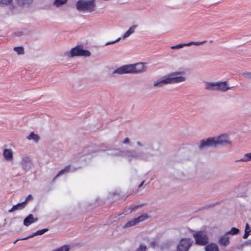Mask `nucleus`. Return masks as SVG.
<instances>
[{"mask_svg": "<svg viewBox=\"0 0 251 251\" xmlns=\"http://www.w3.org/2000/svg\"><path fill=\"white\" fill-rule=\"evenodd\" d=\"M137 149L135 150H127L121 151L115 148L105 146L103 149L100 148L98 146H91L84 149L83 152L79 154V160H85L83 159V156L89 155L97 151H106L109 155L114 157H124L128 161H151L155 154L153 152L154 151L151 142L147 140L138 141L136 142Z\"/></svg>", "mask_w": 251, "mask_h": 251, "instance_id": "nucleus-1", "label": "nucleus"}, {"mask_svg": "<svg viewBox=\"0 0 251 251\" xmlns=\"http://www.w3.org/2000/svg\"><path fill=\"white\" fill-rule=\"evenodd\" d=\"M184 72L175 71L170 73L162 77L157 79L153 82V86L155 87H162L164 85L176 84L184 82L186 77L182 75Z\"/></svg>", "mask_w": 251, "mask_h": 251, "instance_id": "nucleus-2", "label": "nucleus"}, {"mask_svg": "<svg viewBox=\"0 0 251 251\" xmlns=\"http://www.w3.org/2000/svg\"><path fill=\"white\" fill-rule=\"evenodd\" d=\"M184 72L175 71L170 73L162 77L157 79L153 82V86L155 87H162L164 85L176 84L184 82L186 77L182 75Z\"/></svg>", "mask_w": 251, "mask_h": 251, "instance_id": "nucleus-3", "label": "nucleus"}, {"mask_svg": "<svg viewBox=\"0 0 251 251\" xmlns=\"http://www.w3.org/2000/svg\"><path fill=\"white\" fill-rule=\"evenodd\" d=\"M145 63L140 62L123 65L114 70L113 74L123 75L126 74H140L146 72Z\"/></svg>", "mask_w": 251, "mask_h": 251, "instance_id": "nucleus-4", "label": "nucleus"}, {"mask_svg": "<svg viewBox=\"0 0 251 251\" xmlns=\"http://www.w3.org/2000/svg\"><path fill=\"white\" fill-rule=\"evenodd\" d=\"M95 6V0H78L76 3L77 9L81 12H92Z\"/></svg>", "mask_w": 251, "mask_h": 251, "instance_id": "nucleus-5", "label": "nucleus"}, {"mask_svg": "<svg viewBox=\"0 0 251 251\" xmlns=\"http://www.w3.org/2000/svg\"><path fill=\"white\" fill-rule=\"evenodd\" d=\"M65 54L69 57L75 56L88 57L91 55V52L88 50L84 49L82 46L77 45L71 49L70 51L66 52Z\"/></svg>", "mask_w": 251, "mask_h": 251, "instance_id": "nucleus-6", "label": "nucleus"}, {"mask_svg": "<svg viewBox=\"0 0 251 251\" xmlns=\"http://www.w3.org/2000/svg\"><path fill=\"white\" fill-rule=\"evenodd\" d=\"M195 243L200 246H205L208 243V237L203 231H198L193 234Z\"/></svg>", "mask_w": 251, "mask_h": 251, "instance_id": "nucleus-7", "label": "nucleus"}, {"mask_svg": "<svg viewBox=\"0 0 251 251\" xmlns=\"http://www.w3.org/2000/svg\"><path fill=\"white\" fill-rule=\"evenodd\" d=\"M216 147L215 139L214 137L203 139L200 141L199 145V149L201 151L208 148Z\"/></svg>", "mask_w": 251, "mask_h": 251, "instance_id": "nucleus-8", "label": "nucleus"}, {"mask_svg": "<svg viewBox=\"0 0 251 251\" xmlns=\"http://www.w3.org/2000/svg\"><path fill=\"white\" fill-rule=\"evenodd\" d=\"M192 243L190 238H182L177 245L176 251H188Z\"/></svg>", "mask_w": 251, "mask_h": 251, "instance_id": "nucleus-9", "label": "nucleus"}, {"mask_svg": "<svg viewBox=\"0 0 251 251\" xmlns=\"http://www.w3.org/2000/svg\"><path fill=\"white\" fill-rule=\"evenodd\" d=\"M216 147L218 145H226L231 143L229 137L226 134H222L218 137H214Z\"/></svg>", "mask_w": 251, "mask_h": 251, "instance_id": "nucleus-10", "label": "nucleus"}, {"mask_svg": "<svg viewBox=\"0 0 251 251\" xmlns=\"http://www.w3.org/2000/svg\"><path fill=\"white\" fill-rule=\"evenodd\" d=\"M80 167H78L77 168H75L71 165H69L66 166L64 168L60 170L57 174L54 177L53 179V181H55V179L59 176L63 174H67L69 172H74L77 169L80 168Z\"/></svg>", "mask_w": 251, "mask_h": 251, "instance_id": "nucleus-11", "label": "nucleus"}, {"mask_svg": "<svg viewBox=\"0 0 251 251\" xmlns=\"http://www.w3.org/2000/svg\"><path fill=\"white\" fill-rule=\"evenodd\" d=\"M21 164L25 171L29 170L32 166V162L29 157L27 156H23L21 161Z\"/></svg>", "mask_w": 251, "mask_h": 251, "instance_id": "nucleus-12", "label": "nucleus"}, {"mask_svg": "<svg viewBox=\"0 0 251 251\" xmlns=\"http://www.w3.org/2000/svg\"><path fill=\"white\" fill-rule=\"evenodd\" d=\"M218 243L221 246H227L230 243L228 235L226 233L225 234L221 236L218 239Z\"/></svg>", "mask_w": 251, "mask_h": 251, "instance_id": "nucleus-13", "label": "nucleus"}, {"mask_svg": "<svg viewBox=\"0 0 251 251\" xmlns=\"http://www.w3.org/2000/svg\"><path fill=\"white\" fill-rule=\"evenodd\" d=\"M49 230V229L48 228H44V229H42L41 230H37V231H36L35 232L33 233L32 234L28 236H27L26 237H25V238H23L22 239H18L17 240H16L14 242V243L15 244L19 240H27L29 238H32L35 236H37V235H43V234H44L45 232H46L47 231H48Z\"/></svg>", "mask_w": 251, "mask_h": 251, "instance_id": "nucleus-14", "label": "nucleus"}, {"mask_svg": "<svg viewBox=\"0 0 251 251\" xmlns=\"http://www.w3.org/2000/svg\"><path fill=\"white\" fill-rule=\"evenodd\" d=\"M38 220V218H34L32 214H30L24 219L23 224L24 226H28L32 224L36 223Z\"/></svg>", "mask_w": 251, "mask_h": 251, "instance_id": "nucleus-15", "label": "nucleus"}, {"mask_svg": "<svg viewBox=\"0 0 251 251\" xmlns=\"http://www.w3.org/2000/svg\"><path fill=\"white\" fill-rule=\"evenodd\" d=\"M216 86H217V91L222 92H226L230 89V87L228 86L226 81L223 82H216Z\"/></svg>", "mask_w": 251, "mask_h": 251, "instance_id": "nucleus-16", "label": "nucleus"}, {"mask_svg": "<svg viewBox=\"0 0 251 251\" xmlns=\"http://www.w3.org/2000/svg\"><path fill=\"white\" fill-rule=\"evenodd\" d=\"M137 25H133L130 27L129 28L125 33L123 37L121 38L123 39H125L129 37L131 35H132L135 32V29L137 28Z\"/></svg>", "mask_w": 251, "mask_h": 251, "instance_id": "nucleus-17", "label": "nucleus"}, {"mask_svg": "<svg viewBox=\"0 0 251 251\" xmlns=\"http://www.w3.org/2000/svg\"><path fill=\"white\" fill-rule=\"evenodd\" d=\"M205 251H219V249L217 244L211 243L208 244H206L205 247Z\"/></svg>", "mask_w": 251, "mask_h": 251, "instance_id": "nucleus-18", "label": "nucleus"}, {"mask_svg": "<svg viewBox=\"0 0 251 251\" xmlns=\"http://www.w3.org/2000/svg\"><path fill=\"white\" fill-rule=\"evenodd\" d=\"M216 82H206L205 83V89L210 91H217Z\"/></svg>", "mask_w": 251, "mask_h": 251, "instance_id": "nucleus-19", "label": "nucleus"}, {"mask_svg": "<svg viewBox=\"0 0 251 251\" xmlns=\"http://www.w3.org/2000/svg\"><path fill=\"white\" fill-rule=\"evenodd\" d=\"M3 156L5 160H11L13 158V152L10 149H4L3 151Z\"/></svg>", "mask_w": 251, "mask_h": 251, "instance_id": "nucleus-20", "label": "nucleus"}, {"mask_svg": "<svg viewBox=\"0 0 251 251\" xmlns=\"http://www.w3.org/2000/svg\"><path fill=\"white\" fill-rule=\"evenodd\" d=\"M25 206L26 205L25 204V202H22L18 203L16 205H14L12 207L8 210V212L11 213L15 210H22L24 209Z\"/></svg>", "mask_w": 251, "mask_h": 251, "instance_id": "nucleus-21", "label": "nucleus"}, {"mask_svg": "<svg viewBox=\"0 0 251 251\" xmlns=\"http://www.w3.org/2000/svg\"><path fill=\"white\" fill-rule=\"evenodd\" d=\"M26 138L29 140H32L36 143H37L40 140L39 136L34 132H31L29 135L27 136Z\"/></svg>", "mask_w": 251, "mask_h": 251, "instance_id": "nucleus-22", "label": "nucleus"}, {"mask_svg": "<svg viewBox=\"0 0 251 251\" xmlns=\"http://www.w3.org/2000/svg\"><path fill=\"white\" fill-rule=\"evenodd\" d=\"M250 161H251V152L245 153L242 158L236 160V162H248Z\"/></svg>", "mask_w": 251, "mask_h": 251, "instance_id": "nucleus-23", "label": "nucleus"}, {"mask_svg": "<svg viewBox=\"0 0 251 251\" xmlns=\"http://www.w3.org/2000/svg\"><path fill=\"white\" fill-rule=\"evenodd\" d=\"M137 224V223L134 218L131 220L128 221L124 226H123V228H128L134 226Z\"/></svg>", "mask_w": 251, "mask_h": 251, "instance_id": "nucleus-24", "label": "nucleus"}, {"mask_svg": "<svg viewBox=\"0 0 251 251\" xmlns=\"http://www.w3.org/2000/svg\"><path fill=\"white\" fill-rule=\"evenodd\" d=\"M251 232V229L250 228L249 225L247 223L245 226V233L243 236L244 239H247Z\"/></svg>", "mask_w": 251, "mask_h": 251, "instance_id": "nucleus-25", "label": "nucleus"}, {"mask_svg": "<svg viewBox=\"0 0 251 251\" xmlns=\"http://www.w3.org/2000/svg\"><path fill=\"white\" fill-rule=\"evenodd\" d=\"M148 218H149V216L148 215V214L146 213H145V214H143L139 216L138 217L135 218V219L137 224H138L139 223H140L141 222L146 220Z\"/></svg>", "mask_w": 251, "mask_h": 251, "instance_id": "nucleus-26", "label": "nucleus"}, {"mask_svg": "<svg viewBox=\"0 0 251 251\" xmlns=\"http://www.w3.org/2000/svg\"><path fill=\"white\" fill-rule=\"evenodd\" d=\"M206 42V41H203L201 42H190L187 43H184L185 46H190L191 45H196V46H200L202 45L203 44L205 43Z\"/></svg>", "mask_w": 251, "mask_h": 251, "instance_id": "nucleus-27", "label": "nucleus"}, {"mask_svg": "<svg viewBox=\"0 0 251 251\" xmlns=\"http://www.w3.org/2000/svg\"><path fill=\"white\" fill-rule=\"evenodd\" d=\"M240 230L238 228L236 227H232L229 231H228L226 233L228 235H235L239 233Z\"/></svg>", "mask_w": 251, "mask_h": 251, "instance_id": "nucleus-28", "label": "nucleus"}, {"mask_svg": "<svg viewBox=\"0 0 251 251\" xmlns=\"http://www.w3.org/2000/svg\"><path fill=\"white\" fill-rule=\"evenodd\" d=\"M70 247L69 245H64L60 248L54 249L52 251H69L70 250Z\"/></svg>", "mask_w": 251, "mask_h": 251, "instance_id": "nucleus-29", "label": "nucleus"}, {"mask_svg": "<svg viewBox=\"0 0 251 251\" xmlns=\"http://www.w3.org/2000/svg\"><path fill=\"white\" fill-rule=\"evenodd\" d=\"M19 4L21 5H29L32 3L33 0H17Z\"/></svg>", "mask_w": 251, "mask_h": 251, "instance_id": "nucleus-30", "label": "nucleus"}, {"mask_svg": "<svg viewBox=\"0 0 251 251\" xmlns=\"http://www.w3.org/2000/svg\"><path fill=\"white\" fill-rule=\"evenodd\" d=\"M14 50L18 54H23L24 53V49L22 47H16L14 48Z\"/></svg>", "mask_w": 251, "mask_h": 251, "instance_id": "nucleus-31", "label": "nucleus"}, {"mask_svg": "<svg viewBox=\"0 0 251 251\" xmlns=\"http://www.w3.org/2000/svg\"><path fill=\"white\" fill-rule=\"evenodd\" d=\"M67 1V0H54V3L56 6H58L65 3Z\"/></svg>", "mask_w": 251, "mask_h": 251, "instance_id": "nucleus-32", "label": "nucleus"}, {"mask_svg": "<svg viewBox=\"0 0 251 251\" xmlns=\"http://www.w3.org/2000/svg\"><path fill=\"white\" fill-rule=\"evenodd\" d=\"M122 39L121 37H119L118 38H117L116 40H113V41H109V42H106L105 44H104V46H108V45H111V44H115L118 42H119L121 39Z\"/></svg>", "mask_w": 251, "mask_h": 251, "instance_id": "nucleus-33", "label": "nucleus"}, {"mask_svg": "<svg viewBox=\"0 0 251 251\" xmlns=\"http://www.w3.org/2000/svg\"><path fill=\"white\" fill-rule=\"evenodd\" d=\"M146 246L144 244H141L136 250L135 251H146Z\"/></svg>", "mask_w": 251, "mask_h": 251, "instance_id": "nucleus-34", "label": "nucleus"}, {"mask_svg": "<svg viewBox=\"0 0 251 251\" xmlns=\"http://www.w3.org/2000/svg\"><path fill=\"white\" fill-rule=\"evenodd\" d=\"M184 46H185L184 44H180L177 45L176 46H172L171 47V48L172 49H180V48H182V47H183Z\"/></svg>", "mask_w": 251, "mask_h": 251, "instance_id": "nucleus-35", "label": "nucleus"}, {"mask_svg": "<svg viewBox=\"0 0 251 251\" xmlns=\"http://www.w3.org/2000/svg\"><path fill=\"white\" fill-rule=\"evenodd\" d=\"M143 204H140V205H137L135 206H133L131 207V210L130 211V212H131L133 211H135L138 208L141 207L142 206H143Z\"/></svg>", "mask_w": 251, "mask_h": 251, "instance_id": "nucleus-36", "label": "nucleus"}, {"mask_svg": "<svg viewBox=\"0 0 251 251\" xmlns=\"http://www.w3.org/2000/svg\"><path fill=\"white\" fill-rule=\"evenodd\" d=\"M32 199V196L31 195H28L25 198V200L23 201V202H25V204L26 205L27 202L30 200Z\"/></svg>", "mask_w": 251, "mask_h": 251, "instance_id": "nucleus-37", "label": "nucleus"}, {"mask_svg": "<svg viewBox=\"0 0 251 251\" xmlns=\"http://www.w3.org/2000/svg\"><path fill=\"white\" fill-rule=\"evenodd\" d=\"M12 0H1V3L5 5L10 4Z\"/></svg>", "mask_w": 251, "mask_h": 251, "instance_id": "nucleus-38", "label": "nucleus"}, {"mask_svg": "<svg viewBox=\"0 0 251 251\" xmlns=\"http://www.w3.org/2000/svg\"><path fill=\"white\" fill-rule=\"evenodd\" d=\"M243 75L247 78H251V72L244 73Z\"/></svg>", "mask_w": 251, "mask_h": 251, "instance_id": "nucleus-39", "label": "nucleus"}, {"mask_svg": "<svg viewBox=\"0 0 251 251\" xmlns=\"http://www.w3.org/2000/svg\"><path fill=\"white\" fill-rule=\"evenodd\" d=\"M123 143L125 144V145H128L130 143V140H129V139L128 138H126L124 139Z\"/></svg>", "mask_w": 251, "mask_h": 251, "instance_id": "nucleus-40", "label": "nucleus"}, {"mask_svg": "<svg viewBox=\"0 0 251 251\" xmlns=\"http://www.w3.org/2000/svg\"><path fill=\"white\" fill-rule=\"evenodd\" d=\"M144 181H143L139 185V187H141L143 186V185L144 184Z\"/></svg>", "mask_w": 251, "mask_h": 251, "instance_id": "nucleus-41", "label": "nucleus"}]
</instances>
